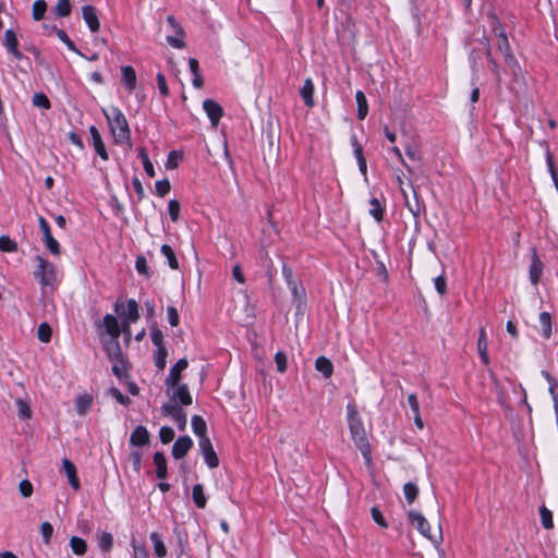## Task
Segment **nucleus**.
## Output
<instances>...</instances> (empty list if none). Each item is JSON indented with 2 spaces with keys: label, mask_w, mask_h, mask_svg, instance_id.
I'll use <instances>...</instances> for the list:
<instances>
[{
  "label": "nucleus",
  "mask_w": 558,
  "mask_h": 558,
  "mask_svg": "<svg viewBox=\"0 0 558 558\" xmlns=\"http://www.w3.org/2000/svg\"><path fill=\"white\" fill-rule=\"evenodd\" d=\"M347 421L352 440L354 441L356 448L361 451L365 463L369 464L372 462L371 446L363 420L354 403H349L347 405Z\"/></svg>",
  "instance_id": "1"
},
{
  "label": "nucleus",
  "mask_w": 558,
  "mask_h": 558,
  "mask_svg": "<svg viewBox=\"0 0 558 558\" xmlns=\"http://www.w3.org/2000/svg\"><path fill=\"white\" fill-rule=\"evenodd\" d=\"M102 113L107 119L114 143L131 147V130L123 112L118 107L111 106L108 109H102Z\"/></svg>",
  "instance_id": "2"
},
{
  "label": "nucleus",
  "mask_w": 558,
  "mask_h": 558,
  "mask_svg": "<svg viewBox=\"0 0 558 558\" xmlns=\"http://www.w3.org/2000/svg\"><path fill=\"white\" fill-rule=\"evenodd\" d=\"M494 32L497 36V48L504 54L507 66L512 71L514 75L520 71V65L515 57L513 56L510 44L508 41L505 31L500 25L494 26Z\"/></svg>",
  "instance_id": "3"
},
{
  "label": "nucleus",
  "mask_w": 558,
  "mask_h": 558,
  "mask_svg": "<svg viewBox=\"0 0 558 558\" xmlns=\"http://www.w3.org/2000/svg\"><path fill=\"white\" fill-rule=\"evenodd\" d=\"M408 517H409V520H410L411 524L414 527H416V530L424 537L428 538L429 541H432L435 544H438V543H440L442 541V534H441L440 527L438 529V533L437 534H432L430 533V525H429L428 521L425 519V517L421 512L415 511V510H411L408 513Z\"/></svg>",
  "instance_id": "4"
},
{
  "label": "nucleus",
  "mask_w": 558,
  "mask_h": 558,
  "mask_svg": "<svg viewBox=\"0 0 558 558\" xmlns=\"http://www.w3.org/2000/svg\"><path fill=\"white\" fill-rule=\"evenodd\" d=\"M38 260V271H36V277L39 278L41 286H51L57 281V269L50 262L37 257Z\"/></svg>",
  "instance_id": "5"
},
{
  "label": "nucleus",
  "mask_w": 558,
  "mask_h": 558,
  "mask_svg": "<svg viewBox=\"0 0 558 558\" xmlns=\"http://www.w3.org/2000/svg\"><path fill=\"white\" fill-rule=\"evenodd\" d=\"M167 395L171 399L169 403L190 405L193 402L189 387L185 384L179 383L178 386H171L170 390L167 389Z\"/></svg>",
  "instance_id": "6"
},
{
  "label": "nucleus",
  "mask_w": 558,
  "mask_h": 558,
  "mask_svg": "<svg viewBox=\"0 0 558 558\" xmlns=\"http://www.w3.org/2000/svg\"><path fill=\"white\" fill-rule=\"evenodd\" d=\"M161 412L165 415L170 416L173 420V422L177 424V426L180 430L185 429L186 424H187L186 413L183 411V409L180 405L174 404V403H165L161 407Z\"/></svg>",
  "instance_id": "7"
},
{
  "label": "nucleus",
  "mask_w": 558,
  "mask_h": 558,
  "mask_svg": "<svg viewBox=\"0 0 558 558\" xmlns=\"http://www.w3.org/2000/svg\"><path fill=\"white\" fill-rule=\"evenodd\" d=\"M114 310L116 313L124 320L135 323L140 318L138 304L135 300H129L126 308H124L123 303H116Z\"/></svg>",
  "instance_id": "8"
},
{
  "label": "nucleus",
  "mask_w": 558,
  "mask_h": 558,
  "mask_svg": "<svg viewBox=\"0 0 558 558\" xmlns=\"http://www.w3.org/2000/svg\"><path fill=\"white\" fill-rule=\"evenodd\" d=\"M198 446H199L201 452L204 457L206 464L210 469L217 468L219 465V459H218L217 453L214 450L210 439L209 438L199 439Z\"/></svg>",
  "instance_id": "9"
},
{
  "label": "nucleus",
  "mask_w": 558,
  "mask_h": 558,
  "mask_svg": "<svg viewBox=\"0 0 558 558\" xmlns=\"http://www.w3.org/2000/svg\"><path fill=\"white\" fill-rule=\"evenodd\" d=\"M189 362L186 359H180L170 369L169 375L165 379V385L170 390L171 386H178L181 380V373L186 369Z\"/></svg>",
  "instance_id": "10"
},
{
  "label": "nucleus",
  "mask_w": 558,
  "mask_h": 558,
  "mask_svg": "<svg viewBox=\"0 0 558 558\" xmlns=\"http://www.w3.org/2000/svg\"><path fill=\"white\" fill-rule=\"evenodd\" d=\"M203 109L209 118L213 128H216L223 116L222 107L213 99H206L203 102Z\"/></svg>",
  "instance_id": "11"
},
{
  "label": "nucleus",
  "mask_w": 558,
  "mask_h": 558,
  "mask_svg": "<svg viewBox=\"0 0 558 558\" xmlns=\"http://www.w3.org/2000/svg\"><path fill=\"white\" fill-rule=\"evenodd\" d=\"M82 15L90 32L96 33L99 31L100 23L95 7L89 4L84 5L82 8Z\"/></svg>",
  "instance_id": "12"
},
{
  "label": "nucleus",
  "mask_w": 558,
  "mask_h": 558,
  "mask_svg": "<svg viewBox=\"0 0 558 558\" xmlns=\"http://www.w3.org/2000/svg\"><path fill=\"white\" fill-rule=\"evenodd\" d=\"M62 470L68 477L69 484L74 490H78L81 488V482L77 476L76 466L69 459L62 460Z\"/></svg>",
  "instance_id": "13"
},
{
  "label": "nucleus",
  "mask_w": 558,
  "mask_h": 558,
  "mask_svg": "<svg viewBox=\"0 0 558 558\" xmlns=\"http://www.w3.org/2000/svg\"><path fill=\"white\" fill-rule=\"evenodd\" d=\"M193 441L189 436L179 437L172 446V456L174 459H182L192 448Z\"/></svg>",
  "instance_id": "14"
},
{
  "label": "nucleus",
  "mask_w": 558,
  "mask_h": 558,
  "mask_svg": "<svg viewBox=\"0 0 558 558\" xmlns=\"http://www.w3.org/2000/svg\"><path fill=\"white\" fill-rule=\"evenodd\" d=\"M4 47L7 50L13 54V57L17 60L22 59L23 54L17 49L19 41L16 34L12 29H7L4 33Z\"/></svg>",
  "instance_id": "15"
},
{
  "label": "nucleus",
  "mask_w": 558,
  "mask_h": 558,
  "mask_svg": "<svg viewBox=\"0 0 558 558\" xmlns=\"http://www.w3.org/2000/svg\"><path fill=\"white\" fill-rule=\"evenodd\" d=\"M118 339L119 338H114L107 341L105 343V349L111 362L123 363V353Z\"/></svg>",
  "instance_id": "16"
},
{
  "label": "nucleus",
  "mask_w": 558,
  "mask_h": 558,
  "mask_svg": "<svg viewBox=\"0 0 558 558\" xmlns=\"http://www.w3.org/2000/svg\"><path fill=\"white\" fill-rule=\"evenodd\" d=\"M544 265L542 260L538 258L535 251H533L532 254V262L529 269V277L532 284L536 286L541 279V276L543 274Z\"/></svg>",
  "instance_id": "17"
},
{
  "label": "nucleus",
  "mask_w": 558,
  "mask_h": 558,
  "mask_svg": "<svg viewBox=\"0 0 558 558\" xmlns=\"http://www.w3.org/2000/svg\"><path fill=\"white\" fill-rule=\"evenodd\" d=\"M89 133L93 140V145L96 150V153L101 157L104 160H108V153L106 150V146L102 142L101 135L96 126L92 125L89 128Z\"/></svg>",
  "instance_id": "18"
},
{
  "label": "nucleus",
  "mask_w": 558,
  "mask_h": 558,
  "mask_svg": "<svg viewBox=\"0 0 558 558\" xmlns=\"http://www.w3.org/2000/svg\"><path fill=\"white\" fill-rule=\"evenodd\" d=\"M149 442V433L146 427L137 426L130 436L132 446H145Z\"/></svg>",
  "instance_id": "19"
},
{
  "label": "nucleus",
  "mask_w": 558,
  "mask_h": 558,
  "mask_svg": "<svg viewBox=\"0 0 558 558\" xmlns=\"http://www.w3.org/2000/svg\"><path fill=\"white\" fill-rule=\"evenodd\" d=\"M104 326H105L106 332L111 337V339L120 337V335H121L120 325L113 315L107 314L104 317Z\"/></svg>",
  "instance_id": "20"
},
{
  "label": "nucleus",
  "mask_w": 558,
  "mask_h": 558,
  "mask_svg": "<svg viewBox=\"0 0 558 558\" xmlns=\"http://www.w3.org/2000/svg\"><path fill=\"white\" fill-rule=\"evenodd\" d=\"M93 405V397L88 393L80 395L75 398V410L78 415H85Z\"/></svg>",
  "instance_id": "21"
},
{
  "label": "nucleus",
  "mask_w": 558,
  "mask_h": 558,
  "mask_svg": "<svg viewBox=\"0 0 558 558\" xmlns=\"http://www.w3.org/2000/svg\"><path fill=\"white\" fill-rule=\"evenodd\" d=\"M122 81L130 92L136 87V73L133 66L125 65L121 68Z\"/></svg>",
  "instance_id": "22"
},
{
  "label": "nucleus",
  "mask_w": 558,
  "mask_h": 558,
  "mask_svg": "<svg viewBox=\"0 0 558 558\" xmlns=\"http://www.w3.org/2000/svg\"><path fill=\"white\" fill-rule=\"evenodd\" d=\"M477 350L481 357V361L485 364H489V357L487 352V337L484 328L480 329L478 340H477Z\"/></svg>",
  "instance_id": "23"
},
{
  "label": "nucleus",
  "mask_w": 558,
  "mask_h": 558,
  "mask_svg": "<svg viewBox=\"0 0 558 558\" xmlns=\"http://www.w3.org/2000/svg\"><path fill=\"white\" fill-rule=\"evenodd\" d=\"M191 425L194 434L199 439L208 438L206 435L207 432V425L205 420L199 415H194L191 420Z\"/></svg>",
  "instance_id": "24"
},
{
  "label": "nucleus",
  "mask_w": 558,
  "mask_h": 558,
  "mask_svg": "<svg viewBox=\"0 0 558 558\" xmlns=\"http://www.w3.org/2000/svg\"><path fill=\"white\" fill-rule=\"evenodd\" d=\"M154 463L156 465V475L158 478L167 476V461L162 452H155Z\"/></svg>",
  "instance_id": "25"
},
{
  "label": "nucleus",
  "mask_w": 558,
  "mask_h": 558,
  "mask_svg": "<svg viewBox=\"0 0 558 558\" xmlns=\"http://www.w3.org/2000/svg\"><path fill=\"white\" fill-rule=\"evenodd\" d=\"M539 326L541 332L545 339H548L551 336V316L547 312H542L539 314Z\"/></svg>",
  "instance_id": "26"
},
{
  "label": "nucleus",
  "mask_w": 558,
  "mask_h": 558,
  "mask_svg": "<svg viewBox=\"0 0 558 558\" xmlns=\"http://www.w3.org/2000/svg\"><path fill=\"white\" fill-rule=\"evenodd\" d=\"M315 367L318 372H320L326 378H329L332 375L333 366L330 360L325 356H319L315 362Z\"/></svg>",
  "instance_id": "27"
},
{
  "label": "nucleus",
  "mask_w": 558,
  "mask_h": 558,
  "mask_svg": "<svg viewBox=\"0 0 558 558\" xmlns=\"http://www.w3.org/2000/svg\"><path fill=\"white\" fill-rule=\"evenodd\" d=\"M192 498H193V501L196 505V507H198L199 509H204L206 507L207 499L204 494L203 485L195 484L193 486Z\"/></svg>",
  "instance_id": "28"
},
{
  "label": "nucleus",
  "mask_w": 558,
  "mask_h": 558,
  "mask_svg": "<svg viewBox=\"0 0 558 558\" xmlns=\"http://www.w3.org/2000/svg\"><path fill=\"white\" fill-rule=\"evenodd\" d=\"M150 541L154 545V551H155V555L162 558L167 555V548L163 544V541L160 536V534H158L157 532H153L150 533Z\"/></svg>",
  "instance_id": "29"
},
{
  "label": "nucleus",
  "mask_w": 558,
  "mask_h": 558,
  "mask_svg": "<svg viewBox=\"0 0 558 558\" xmlns=\"http://www.w3.org/2000/svg\"><path fill=\"white\" fill-rule=\"evenodd\" d=\"M313 94H314V84L311 78H307L304 82V85L301 89V95H302L304 102L307 107L314 106Z\"/></svg>",
  "instance_id": "30"
},
{
  "label": "nucleus",
  "mask_w": 558,
  "mask_h": 558,
  "mask_svg": "<svg viewBox=\"0 0 558 558\" xmlns=\"http://www.w3.org/2000/svg\"><path fill=\"white\" fill-rule=\"evenodd\" d=\"M355 100L357 104V118L360 120L365 119L368 112L367 100L363 92L357 90L355 94Z\"/></svg>",
  "instance_id": "31"
},
{
  "label": "nucleus",
  "mask_w": 558,
  "mask_h": 558,
  "mask_svg": "<svg viewBox=\"0 0 558 558\" xmlns=\"http://www.w3.org/2000/svg\"><path fill=\"white\" fill-rule=\"evenodd\" d=\"M403 197L407 208L412 213L414 217H418L421 214V205L418 203L415 190H413V199L409 198L408 193L403 195Z\"/></svg>",
  "instance_id": "32"
},
{
  "label": "nucleus",
  "mask_w": 558,
  "mask_h": 558,
  "mask_svg": "<svg viewBox=\"0 0 558 558\" xmlns=\"http://www.w3.org/2000/svg\"><path fill=\"white\" fill-rule=\"evenodd\" d=\"M70 546L72 551L75 555H84L87 551V544L86 542L78 537V536H72L70 539Z\"/></svg>",
  "instance_id": "33"
},
{
  "label": "nucleus",
  "mask_w": 558,
  "mask_h": 558,
  "mask_svg": "<svg viewBox=\"0 0 558 558\" xmlns=\"http://www.w3.org/2000/svg\"><path fill=\"white\" fill-rule=\"evenodd\" d=\"M403 494H404V497H405L408 504L411 505L417 498L418 487L415 484L411 483V482L405 483L403 485Z\"/></svg>",
  "instance_id": "34"
},
{
  "label": "nucleus",
  "mask_w": 558,
  "mask_h": 558,
  "mask_svg": "<svg viewBox=\"0 0 558 558\" xmlns=\"http://www.w3.org/2000/svg\"><path fill=\"white\" fill-rule=\"evenodd\" d=\"M161 253L167 258L170 268H172V269H178L179 268L178 259H177L175 254H174V252H173V250L171 248L170 245L163 244L161 246Z\"/></svg>",
  "instance_id": "35"
},
{
  "label": "nucleus",
  "mask_w": 558,
  "mask_h": 558,
  "mask_svg": "<svg viewBox=\"0 0 558 558\" xmlns=\"http://www.w3.org/2000/svg\"><path fill=\"white\" fill-rule=\"evenodd\" d=\"M369 215L373 216L377 221L383 220L384 208L377 198H372L369 202Z\"/></svg>",
  "instance_id": "36"
},
{
  "label": "nucleus",
  "mask_w": 558,
  "mask_h": 558,
  "mask_svg": "<svg viewBox=\"0 0 558 558\" xmlns=\"http://www.w3.org/2000/svg\"><path fill=\"white\" fill-rule=\"evenodd\" d=\"M539 515H541V520H542V525L547 530L553 529L554 522H553L551 511L549 509H547L545 506H542L539 508Z\"/></svg>",
  "instance_id": "37"
},
{
  "label": "nucleus",
  "mask_w": 558,
  "mask_h": 558,
  "mask_svg": "<svg viewBox=\"0 0 558 558\" xmlns=\"http://www.w3.org/2000/svg\"><path fill=\"white\" fill-rule=\"evenodd\" d=\"M47 10V4L44 0H36L34 3H33V17L35 21H40L44 15H45V12Z\"/></svg>",
  "instance_id": "38"
},
{
  "label": "nucleus",
  "mask_w": 558,
  "mask_h": 558,
  "mask_svg": "<svg viewBox=\"0 0 558 558\" xmlns=\"http://www.w3.org/2000/svg\"><path fill=\"white\" fill-rule=\"evenodd\" d=\"M37 337L41 342L48 343L51 339V327L47 323H41L37 329Z\"/></svg>",
  "instance_id": "39"
},
{
  "label": "nucleus",
  "mask_w": 558,
  "mask_h": 558,
  "mask_svg": "<svg viewBox=\"0 0 558 558\" xmlns=\"http://www.w3.org/2000/svg\"><path fill=\"white\" fill-rule=\"evenodd\" d=\"M58 16L65 17L71 13V3L69 0H59L54 8Z\"/></svg>",
  "instance_id": "40"
},
{
  "label": "nucleus",
  "mask_w": 558,
  "mask_h": 558,
  "mask_svg": "<svg viewBox=\"0 0 558 558\" xmlns=\"http://www.w3.org/2000/svg\"><path fill=\"white\" fill-rule=\"evenodd\" d=\"M33 105L44 109H50L51 107L49 98L44 93H36L33 96Z\"/></svg>",
  "instance_id": "41"
},
{
  "label": "nucleus",
  "mask_w": 558,
  "mask_h": 558,
  "mask_svg": "<svg viewBox=\"0 0 558 558\" xmlns=\"http://www.w3.org/2000/svg\"><path fill=\"white\" fill-rule=\"evenodd\" d=\"M98 545L104 551H109L113 545V537L110 533L104 532L98 539Z\"/></svg>",
  "instance_id": "42"
},
{
  "label": "nucleus",
  "mask_w": 558,
  "mask_h": 558,
  "mask_svg": "<svg viewBox=\"0 0 558 558\" xmlns=\"http://www.w3.org/2000/svg\"><path fill=\"white\" fill-rule=\"evenodd\" d=\"M17 250L16 243L11 240L8 235L0 236V251L2 252H15Z\"/></svg>",
  "instance_id": "43"
},
{
  "label": "nucleus",
  "mask_w": 558,
  "mask_h": 558,
  "mask_svg": "<svg viewBox=\"0 0 558 558\" xmlns=\"http://www.w3.org/2000/svg\"><path fill=\"white\" fill-rule=\"evenodd\" d=\"M167 349L165 347L157 348V352L155 354V365L159 369H163L166 366V359H167Z\"/></svg>",
  "instance_id": "44"
},
{
  "label": "nucleus",
  "mask_w": 558,
  "mask_h": 558,
  "mask_svg": "<svg viewBox=\"0 0 558 558\" xmlns=\"http://www.w3.org/2000/svg\"><path fill=\"white\" fill-rule=\"evenodd\" d=\"M43 240L45 242L46 247L50 251L51 254H53V255L60 254V245H59L58 241L52 236V234L43 238Z\"/></svg>",
  "instance_id": "45"
},
{
  "label": "nucleus",
  "mask_w": 558,
  "mask_h": 558,
  "mask_svg": "<svg viewBox=\"0 0 558 558\" xmlns=\"http://www.w3.org/2000/svg\"><path fill=\"white\" fill-rule=\"evenodd\" d=\"M57 36H58V38H59L62 43H64V44L66 45V47H68L71 51H73V52H75V53H77V54H81V56H82V53L80 52V50L76 48V46L74 45V43L69 38V36L66 35V33H65L64 31L59 29V31L57 32Z\"/></svg>",
  "instance_id": "46"
},
{
  "label": "nucleus",
  "mask_w": 558,
  "mask_h": 558,
  "mask_svg": "<svg viewBox=\"0 0 558 558\" xmlns=\"http://www.w3.org/2000/svg\"><path fill=\"white\" fill-rule=\"evenodd\" d=\"M159 438L162 444H169L174 438V430L169 426H162L159 430Z\"/></svg>",
  "instance_id": "47"
},
{
  "label": "nucleus",
  "mask_w": 558,
  "mask_h": 558,
  "mask_svg": "<svg viewBox=\"0 0 558 558\" xmlns=\"http://www.w3.org/2000/svg\"><path fill=\"white\" fill-rule=\"evenodd\" d=\"M155 189H156V193L159 196L163 197L165 195H167L170 192L171 185H170L169 180L165 179V180L157 181L155 183Z\"/></svg>",
  "instance_id": "48"
},
{
  "label": "nucleus",
  "mask_w": 558,
  "mask_h": 558,
  "mask_svg": "<svg viewBox=\"0 0 558 558\" xmlns=\"http://www.w3.org/2000/svg\"><path fill=\"white\" fill-rule=\"evenodd\" d=\"M546 162H547L550 175L553 178V181H554V183H555V185H556V187L558 190V173H557L556 168H555L553 155L548 150L546 153Z\"/></svg>",
  "instance_id": "49"
},
{
  "label": "nucleus",
  "mask_w": 558,
  "mask_h": 558,
  "mask_svg": "<svg viewBox=\"0 0 558 558\" xmlns=\"http://www.w3.org/2000/svg\"><path fill=\"white\" fill-rule=\"evenodd\" d=\"M371 514H372V518L373 520L383 529H387L388 527V523L387 521L385 520L381 511L378 509V507H373L371 509Z\"/></svg>",
  "instance_id": "50"
},
{
  "label": "nucleus",
  "mask_w": 558,
  "mask_h": 558,
  "mask_svg": "<svg viewBox=\"0 0 558 558\" xmlns=\"http://www.w3.org/2000/svg\"><path fill=\"white\" fill-rule=\"evenodd\" d=\"M546 379L549 383V392L554 400V409L558 421V393L556 392V383L551 379V377L548 374H546Z\"/></svg>",
  "instance_id": "51"
},
{
  "label": "nucleus",
  "mask_w": 558,
  "mask_h": 558,
  "mask_svg": "<svg viewBox=\"0 0 558 558\" xmlns=\"http://www.w3.org/2000/svg\"><path fill=\"white\" fill-rule=\"evenodd\" d=\"M275 362H276L278 372L284 373L287 371L288 359L283 352L276 353Z\"/></svg>",
  "instance_id": "52"
},
{
  "label": "nucleus",
  "mask_w": 558,
  "mask_h": 558,
  "mask_svg": "<svg viewBox=\"0 0 558 558\" xmlns=\"http://www.w3.org/2000/svg\"><path fill=\"white\" fill-rule=\"evenodd\" d=\"M169 215L173 222H177L180 214V203L177 199H171L168 204Z\"/></svg>",
  "instance_id": "53"
},
{
  "label": "nucleus",
  "mask_w": 558,
  "mask_h": 558,
  "mask_svg": "<svg viewBox=\"0 0 558 558\" xmlns=\"http://www.w3.org/2000/svg\"><path fill=\"white\" fill-rule=\"evenodd\" d=\"M40 533L43 535L44 542L48 544L53 533L52 525L49 522H43L40 525Z\"/></svg>",
  "instance_id": "54"
},
{
  "label": "nucleus",
  "mask_w": 558,
  "mask_h": 558,
  "mask_svg": "<svg viewBox=\"0 0 558 558\" xmlns=\"http://www.w3.org/2000/svg\"><path fill=\"white\" fill-rule=\"evenodd\" d=\"M109 392L120 404L126 405L130 403V398L124 396L118 388L112 387Z\"/></svg>",
  "instance_id": "55"
},
{
  "label": "nucleus",
  "mask_w": 558,
  "mask_h": 558,
  "mask_svg": "<svg viewBox=\"0 0 558 558\" xmlns=\"http://www.w3.org/2000/svg\"><path fill=\"white\" fill-rule=\"evenodd\" d=\"M156 81H157V86H158V89H159L160 94L163 97L169 96V89H168V86H167V82H166L165 75L161 74V73H158L157 76H156Z\"/></svg>",
  "instance_id": "56"
},
{
  "label": "nucleus",
  "mask_w": 558,
  "mask_h": 558,
  "mask_svg": "<svg viewBox=\"0 0 558 558\" xmlns=\"http://www.w3.org/2000/svg\"><path fill=\"white\" fill-rule=\"evenodd\" d=\"M16 405L21 417L28 418L31 416V409L24 400L17 399Z\"/></svg>",
  "instance_id": "57"
},
{
  "label": "nucleus",
  "mask_w": 558,
  "mask_h": 558,
  "mask_svg": "<svg viewBox=\"0 0 558 558\" xmlns=\"http://www.w3.org/2000/svg\"><path fill=\"white\" fill-rule=\"evenodd\" d=\"M167 317L168 322L172 327H177L179 325V314L174 306H168L167 308Z\"/></svg>",
  "instance_id": "58"
},
{
  "label": "nucleus",
  "mask_w": 558,
  "mask_h": 558,
  "mask_svg": "<svg viewBox=\"0 0 558 558\" xmlns=\"http://www.w3.org/2000/svg\"><path fill=\"white\" fill-rule=\"evenodd\" d=\"M150 338H151V342L154 343V345H156L157 348L159 347H165L162 344V341H163V335H162V331L158 328H153L151 329V332H150Z\"/></svg>",
  "instance_id": "59"
},
{
  "label": "nucleus",
  "mask_w": 558,
  "mask_h": 558,
  "mask_svg": "<svg viewBox=\"0 0 558 558\" xmlns=\"http://www.w3.org/2000/svg\"><path fill=\"white\" fill-rule=\"evenodd\" d=\"M20 493L23 497L27 498L33 493V485L29 481L24 480L19 485Z\"/></svg>",
  "instance_id": "60"
},
{
  "label": "nucleus",
  "mask_w": 558,
  "mask_h": 558,
  "mask_svg": "<svg viewBox=\"0 0 558 558\" xmlns=\"http://www.w3.org/2000/svg\"><path fill=\"white\" fill-rule=\"evenodd\" d=\"M434 283H435V289L437 290V292L440 295H444L447 291V283H446L445 277L442 275L436 277L434 280Z\"/></svg>",
  "instance_id": "61"
},
{
  "label": "nucleus",
  "mask_w": 558,
  "mask_h": 558,
  "mask_svg": "<svg viewBox=\"0 0 558 558\" xmlns=\"http://www.w3.org/2000/svg\"><path fill=\"white\" fill-rule=\"evenodd\" d=\"M167 43L177 49H182L185 46V43L183 40V37L177 35V36H167Z\"/></svg>",
  "instance_id": "62"
},
{
  "label": "nucleus",
  "mask_w": 558,
  "mask_h": 558,
  "mask_svg": "<svg viewBox=\"0 0 558 558\" xmlns=\"http://www.w3.org/2000/svg\"><path fill=\"white\" fill-rule=\"evenodd\" d=\"M167 22L168 24L172 27L173 32L175 33V35H179L181 37H184V31L183 28L180 26V24L177 22V20L174 19L173 15H169L167 17Z\"/></svg>",
  "instance_id": "63"
},
{
  "label": "nucleus",
  "mask_w": 558,
  "mask_h": 558,
  "mask_svg": "<svg viewBox=\"0 0 558 558\" xmlns=\"http://www.w3.org/2000/svg\"><path fill=\"white\" fill-rule=\"evenodd\" d=\"M351 145L353 147V153L356 159L364 157L363 155V147L359 143L356 135L351 136Z\"/></svg>",
  "instance_id": "64"
}]
</instances>
